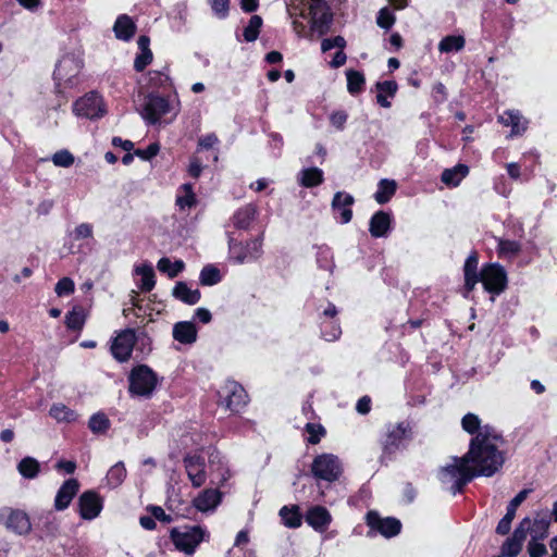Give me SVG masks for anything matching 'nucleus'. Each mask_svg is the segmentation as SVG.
Instances as JSON below:
<instances>
[{"instance_id": "obj_1", "label": "nucleus", "mask_w": 557, "mask_h": 557, "mask_svg": "<svg viewBox=\"0 0 557 557\" xmlns=\"http://www.w3.org/2000/svg\"><path fill=\"white\" fill-rule=\"evenodd\" d=\"M499 442V435L488 425H484L471 440L469 451L463 458L473 469L474 476H490L502 467L504 458L498 450Z\"/></svg>"}, {"instance_id": "obj_2", "label": "nucleus", "mask_w": 557, "mask_h": 557, "mask_svg": "<svg viewBox=\"0 0 557 557\" xmlns=\"http://www.w3.org/2000/svg\"><path fill=\"white\" fill-rule=\"evenodd\" d=\"M474 476L465 458H454L453 463L441 470L440 479L443 483L451 484L454 493L460 492L462 487Z\"/></svg>"}, {"instance_id": "obj_3", "label": "nucleus", "mask_w": 557, "mask_h": 557, "mask_svg": "<svg viewBox=\"0 0 557 557\" xmlns=\"http://www.w3.org/2000/svg\"><path fill=\"white\" fill-rule=\"evenodd\" d=\"M157 385V376L147 366L134 368L129 374V392L138 396H149Z\"/></svg>"}, {"instance_id": "obj_4", "label": "nucleus", "mask_w": 557, "mask_h": 557, "mask_svg": "<svg viewBox=\"0 0 557 557\" xmlns=\"http://www.w3.org/2000/svg\"><path fill=\"white\" fill-rule=\"evenodd\" d=\"M206 531L198 527L186 528L183 531L172 530L171 537L175 547L185 554H193L196 547L203 541Z\"/></svg>"}, {"instance_id": "obj_5", "label": "nucleus", "mask_w": 557, "mask_h": 557, "mask_svg": "<svg viewBox=\"0 0 557 557\" xmlns=\"http://www.w3.org/2000/svg\"><path fill=\"white\" fill-rule=\"evenodd\" d=\"M311 471L314 476L332 482L339 478L342 466L336 456L323 454L314 458Z\"/></svg>"}, {"instance_id": "obj_6", "label": "nucleus", "mask_w": 557, "mask_h": 557, "mask_svg": "<svg viewBox=\"0 0 557 557\" xmlns=\"http://www.w3.org/2000/svg\"><path fill=\"white\" fill-rule=\"evenodd\" d=\"M479 281L483 283L488 293L500 294L507 286V275L504 268L490 263L482 268Z\"/></svg>"}, {"instance_id": "obj_7", "label": "nucleus", "mask_w": 557, "mask_h": 557, "mask_svg": "<svg viewBox=\"0 0 557 557\" xmlns=\"http://www.w3.org/2000/svg\"><path fill=\"white\" fill-rule=\"evenodd\" d=\"M73 111L77 116L87 119H98L107 112L102 98L95 92H89L78 99L74 103Z\"/></svg>"}, {"instance_id": "obj_8", "label": "nucleus", "mask_w": 557, "mask_h": 557, "mask_svg": "<svg viewBox=\"0 0 557 557\" xmlns=\"http://www.w3.org/2000/svg\"><path fill=\"white\" fill-rule=\"evenodd\" d=\"M135 343L136 335L133 330L127 329L120 332L115 336L111 345V352L113 357L120 362L128 360Z\"/></svg>"}, {"instance_id": "obj_9", "label": "nucleus", "mask_w": 557, "mask_h": 557, "mask_svg": "<svg viewBox=\"0 0 557 557\" xmlns=\"http://www.w3.org/2000/svg\"><path fill=\"white\" fill-rule=\"evenodd\" d=\"M169 111L170 104L165 98L156 95H149L145 99L140 114L146 121L154 124Z\"/></svg>"}, {"instance_id": "obj_10", "label": "nucleus", "mask_w": 557, "mask_h": 557, "mask_svg": "<svg viewBox=\"0 0 557 557\" xmlns=\"http://www.w3.org/2000/svg\"><path fill=\"white\" fill-rule=\"evenodd\" d=\"M368 525L385 537H392L400 532L401 523L395 518H381L377 512L370 511L367 515Z\"/></svg>"}, {"instance_id": "obj_11", "label": "nucleus", "mask_w": 557, "mask_h": 557, "mask_svg": "<svg viewBox=\"0 0 557 557\" xmlns=\"http://www.w3.org/2000/svg\"><path fill=\"white\" fill-rule=\"evenodd\" d=\"M230 250L232 258L237 263H244L245 261L257 259L261 253V242L253 239L248 242L245 246L240 243L231 242Z\"/></svg>"}, {"instance_id": "obj_12", "label": "nucleus", "mask_w": 557, "mask_h": 557, "mask_svg": "<svg viewBox=\"0 0 557 557\" xmlns=\"http://www.w3.org/2000/svg\"><path fill=\"white\" fill-rule=\"evenodd\" d=\"M185 469L193 486L199 487L206 482V463L200 456H188L184 459Z\"/></svg>"}, {"instance_id": "obj_13", "label": "nucleus", "mask_w": 557, "mask_h": 557, "mask_svg": "<svg viewBox=\"0 0 557 557\" xmlns=\"http://www.w3.org/2000/svg\"><path fill=\"white\" fill-rule=\"evenodd\" d=\"M529 492H530L529 490H522L510 502V504H509V506L507 508V513L499 521V523L497 525V529H496L497 533H499L502 535H505V534H507L509 532L511 521L513 520L515 515H516V510L520 506V504L527 498Z\"/></svg>"}, {"instance_id": "obj_14", "label": "nucleus", "mask_w": 557, "mask_h": 557, "mask_svg": "<svg viewBox=\"0 0 557 557\" xmlns=\"http://www.w3.org/2000/svg\"><path fill=\"white\" fill-rule=\"evenodd\" d=\"M78 487H79V484H78L77 480L70 479V480L65 481L57 493L55 500H54V507L58 510L65 509L72 502L73 497L78 492Z\"/></svg>"}, {"instance_id": "obj_15", "label": "nucleus", "mask_w": 557, "mask_h": 557, "mask_svg": "<svg viewBox=\"0 0 557 557\" xmlns=\"http://www.w3.org/2000/svg\"><path fill=\"white\" fill-rule=\"evenodd\" d=\"M354 197L343 191H337L333 197L332 208L333 210L339 212L342 222L345 224L350 222L352 218V211L350 207L354 205Z\"/></svg>"}, {"instance_id": "obj_16", "label": "nucleus", "mask_w": 557, "mask_h": 557, "mask_svg": "<svg viewBox=\"0 0 557 557\" xmlns=\"http://www.w3.org/2000/svg\"><path fill=\"white\" fill-rule=\"evenodd\" d=\"M100 502L98 496L92 492H86L79 497L81 516L84 519H92L100 512Z\"/></svg>"}, {"instance_id": "obj_17", "label": "nucleus", "mask_w": 557, "mask_h": 557, "mask_svg": "<svg viewBox=\"0 0 557 557\" xmlns=\"http://www.w3.org/2000/svg\"><path fill=\"white\" fill-rule=\"evenodd\" d=\"M221 500V493L218 490L208 488L200 493L194 500V506L202 512L214 509Z\"/></svg>"}, {"instance_id": "obj_18", "label": "nucleus", "mask_w": 557, "mask_h": 557, "mask_svg": "<svg viewBox=\"0 0 557 557\" xmlns=\"http://www.w3.org/2000/svg\"><path fill=\"white\" fill-rule=\"evenodd\" d=\"M7 528L12 530L13 532L25 535L29 533L32 529L30 521L27 515L20 510H13L9 515L5 523Z\"/></svg>"}, {"instance_id": "obj_19", "label": "nucleus", "mask_w": 557, "mask_h": 557, "mask_svg": "<svg viewBox=\"0 0 557 557\" xmlns=\"http://www.w3.org/2000/svg\"><path fill=\"white\" fill-rule=\"evenodd\" d=\"M534 528H536L537 531L546 532L548 524L543 521L532 522L529 518H524L520 522L519 527L515 530L511 539L522 546V543L525 540L528 532H535Z\"/></svg>"}, {"instance_id": "obj_20", "label": "nucleus", "mask_w": 557, "mask_h": 557, "mask_svg": "<svg viewBox=\"0 0 557 557\" xmlns=\"http://www.w3.org/2000/svg\"><path fill=\"white\" fill-rule=\"evenodd\" d=\"M410 429L409 425L401 422L394 425L387 434V440L384 444V449L388 453H392L395 448L398 447L401 440L407 438L409 436Z\"/></svg>"}, {"instance_id": "obj_21", "label": "nucleus", "mask_w": 557, "mask_h": 557, "mask_svg": "<svg viewBox=\"0 0 557 557\" xmlns=\"http://www.w3.org/2000/svg\"><path fill=\"white\" fill-rule=\"evenodd\" d=\"M478 256L476 253H471L465 263L463 272H465V288L467 292H471L476 283L479 282L480 274H478Z\"/></svg>"}, {"instance_id": "obj_22", "label": "nucleus", "mask_w": 557, "mask_h": 557, "mask_svg": "<svg viewBox=\"0 0 557 557\" xmlns=\"http://www.w3.org/2000/svg\"><path fill=\"white\" fill-rule=\"evenodd\" d=\"M391 227V216L384 211L376 212L370 220V233L373 237H383Z\"/></svg>"}, {"instance_id": "obj_23", "label": "nucleus", "mask_w": 557, "mask_h": 557, "mask_svg": "<svg viewBox=\"0 0 557 557\" xmlns=\"http://www.w3.org/2000/svg\"><path fill=\"white\" fill-rule=\"evenodd\" d=\"M113 30L117 39L129 40L136 32V25L128 15L123 14L116 18Z\"/></svg>"}, {"instance_id": "obj_24", "label": "nucleus", "mask_w": 557, "mask_h": 557, "mask_svg": "<svg viewBox=\"0 0 557 557\" xmlns=\"http://www.w3.org/2000/svg\"><path fill=\"white\" fill-rule=\"evenodd\" d=\"M173 337L182 344H191L197 338V329L191 322H178L173 327Z\"/></svg>"}, {"instance_id": "obj_25", "label": "nucleus", "mask_w": 557, "mask_h": 557, "mask_svg": "<svg viewBox=\"0 0 557 557\" xmlns=\"http://www.w3.org/2000/svg\"><path fill=\"white\" fill-rule=\"evenodd\" d=\"M137 44L140 53L135 59L134 67L136 71L141 72L152 61V52L149 48L150 39L147 36H140Z\"/></svg>"}, {"instance_id": "obj_26", "label": "nucleus", "mask_w": 557, "mask_h": 557, "mask_svg": "<svg viewBox=\"0 0 557 557\" xmlns=\"http://www.w3.org/2000/svg\"><path fill=\"white\" fill-rule=\"evenodd\" d=\"M306 520L312 528L318 530L325 528L330 523L331 516L324 507L315 506L308 511Z\"/></svg>"}, {"instance_id": "obj_27", "label": "nucleus", "mask_w": 557, "mask_h": 557, "mask_svg": "<svg viewBox=\"0 0 557 557\" xmlns=\"http://www.w3.org/2000/svg\"><path fill=\"white\" fill-rule=\"evenodd\" d=\"M173 296L185 304L195 305L200 299V292L190 289L184 282H177L173 289Z\"/></svg>"}, {"instance_id": "obj_28", "label": "nucleus", "mask_w": 557, "mask_h": 557, "mask_svg": "<svg viewBox=\"0 0 557 557\" xmlns=\"http://www.w3.org/2000/svg\"><path fill=\"white\" fill-rule=\"evenodd\" d=\"M469 173V168L465 164H458L453 169H446L442 173V182L446 185L458 186L462 178Z\"/></svg>"}, {"instance_id": "obj_29", "label": "nucleus", "mask_w": 557, "mask_h": 557, "mask_svg": "<svg viewBox=\"0 0 557 557\" xmlns=\"http://www.w3.org/2000/svg\"><path fill=\"white\" fill-rule=\"evenodd\" d=\"M397 189V183L393 180L383 178L379 183L377 191L374 195L376 202L383 205L389 201Z\"/></svg>"}, {"instance_id": "obj_30", "label": "nucleus", "mask_w": 557, "mask_h": 557, "mask_svg": "<svg viewBox=\"0 0 557 557\" xmlns=\"http://www.w3.org/2000/svg\"><path fill=\"white\" fill-rule=\"evenodd\" d=\"M17 470L23 478L34 479L40 471V465L35 458L25 457L18 462Z\"/></svg>"}, {"instance_id": "obj_31", "label": "nucleus", "mask_w": 557, "mask_h": 557, "mask_svg": "<svg viewBox=\"0 0 557 557\" xmlns=\"http://www.w3.org/2000/svg\"><path fill=\"white\" fill-rule=\"evenodd\" d=\"M463 36H446L438 44V50L443 53L460 51L465 47Z\"/></svg>"}, {"instance_id": "obj_32", "label": "nucleus", "mask_w": 557, "mask_h": 557, "mask_svg": "<svg viewBox=\"0 0 557 557\" xmlns=\"http://www.w3.org/2000/svg\"><path fill=\"white\" fill-rule=\"evenodd\" d=\"M323 182V172L318 168L306 169L301 172L300 184L305 187H314Z\"/></svg>"}, {"instance_id": "obj_33", "label": "nucleus", "mask_w": 557, "mask_h": 557, "mask_svg": "<svg viewBox=\"0 0 557 557\" xmlns=\"http://www.w3.org/2000/svg\"><path fill=\"white\" fill-rule=\"evenodd\" d=\"M50 416L59 422H72L76 419L75 412L63 404H54L50 408Z\"/></svg>"}, {"instance_id": "obj_34", "label": "nucleus", "mask_w": 557, "mask_h": 557, "mask_svg": "<svg viewBox=\"0 0 557 557\" xmlns=\"http://www.w3.org/2000/svg\"><path fill=\"white\" fill-rule=\"evenodd\" d=\"M157 267L159 271L168 273L169 277L174 278L184 269L185 264L182 260H177L172 264L169 258H161Z\"/></svg>"}, {"instance_id": "obj_35", "label": "nucleus", "mask_w": 557, "mask_h": 557, "mask_svg": "<svg viewBox=\"0 0 557 557\" xmlns=\"http://www.w3.org/2000/svg\"><path fill=\"white\" fill-rule=\"evenodd\" d=\"M136 273L141 275V290L150 292L156 284L153 269L150 265L144 264L136 268Z\"/></svg>"}, {"instance_id": "obj_36", "label": "nucleus", "mask_w": 557, "mask_h": 557, "mask_svg": "<svg viewBox=\"0 0 557 557\" xmlns=\"http://www.w3.org/2000/svg\"><path fill=\"white\" fill-rule=\"evenodd\" d=\"M86 314L82 308H74L65 317V324L71 330H81L85 323Z\"/></svg>"}, {"instance_id": "obj_37", "label": "nucleus", "mask_w": 557, "mask_h": 557, "mask_svg": "<svg viewBox=\"0 0 557 557\" xmlns=\"http://www.w3.org/2000/svg\"><path fill=\"white\" fill-rule=\"evenodd\" d=\"M110 424L109 418L102 412L91 416L88 422V426L92 433H106Z\"/></svg>"}, {"instance_id": "obj_38", "label": "nucleus", "mask_w": 557, "mask_h": 557, "mask_svg": "<svg viewBox=\"0 0 557 557\" xmlns=\"http://www.w3.org/2000/svg\"><path fill=\"white\" fill-rule=\"evenodd\" d=\"M126 478V469L123 462H117L110 468L107 474L109 484L119 486Z\"/></svg>"}, {"instance_id": "obj_39", "label": "nucleus", "mask_w": 557, "mask_h": 557, "mask_svg": "<svg viewBox=\"0 0 557 557\" xmlns=\"http://www.w3.org/2000/svg\"><path fill=\"white\" fill-rule=\"evenodd\" d=\"M246 404V395L244 393V389L240 386L234 385L231 394L227 396V407L236 411L239 407Z\"/></svg>"}, {"instance_id": "obj_40", "label": "nucleus", "mask_w": 557, "mask_h": 557, "mask_svg": "<svg viewBox=\"0 0 557 557\" xmlns=\"http://www.w3.org/2000/svg\"><path fill=\"white\" fill-rule=\"evenodd\" d=\"M285 525L289 528H297L301 524V516L298 512V507L288 508L283 507L280 511Z\"/></svg>"}, {"instance_id": "obj_41", "label": "nucleus", "mask_w": 557, "mask_h": 557, "mask_svg": "<svg viewBox=\"0 0 557 557\" xmlns=\"http://www.w3.org/2000/svg\"><path fill=\"white\" fill-rule=\"evenodd\" d=\"M310 11L312 14L313 25H324L330 22L329 14L324 11V3L320 0L314 1V4L310 7Z\"/></svg>"}, {"instance_id": "obj_42", "label": "nucleus", "mask_w": 557, "mask_h": 557, "mask_svg": "<svg viewBox=\"0 0 557 557\" xmlns=\"http://www.w3.org/2000/svg\"><path fill=\"white\" fill-rule=\"evenodd\" d=\"M262 26V18L259 15L250 17L248 25L244 29V38L247 41H255L258 38Z\"/></svg>"}, {"instance_id": "obj_43", "label": "nucleus", "mask_w": 557, "mask_h": 557, "mask_svg": "<svg viewBox=\"0 0 557 557\" xmlns=\"http://www.w3.org/2000/svg\"><path fill=\"white\" fill-rule=\"evenodd\" d=\"M347 89L350 94H357L361 90L362 85L364 84V76L354 70L347 71Z\"/></svg>"}, {"instance_id": "obj_44", "label": "nucleus", "mask_w": 557, "mask_h": 557, "mask_svg": "<svg viewBox=\"0 0 557 557\" xmlns=\"http://www.w3.org/2000/svg\"><path fill=\"white\" fill-rule=\"evenodd\" d=\"M220 280V271L213 265H207L200 272V283L202 285H214L219 283Z\"/></svg>"}, {"instance_id": "obj_45", "label": "nucleus", "mask_w": 557, "mask_h": 557, "mask_svg": "<svg viewBox=\"0 0 557 557\" xmlns=\"http://www.w3.org/2000/svg\"><path fill=\"white\" fill-rule=\"evenodd\" d=\"M461 425L462 429L470 434H473L476 431L479 433L480 430L483 428L481 426V421L479 417L473 413L466 414L461 420Z\"/></svg>"}, {"instance_id": "obj_46", "label": "nucleus", "mask_w": 557, "mask_h": 557, "mask_svg": "<svg viewBox=\"0 0 557 557\" xmlns=\"http://www.w3.org/2000/svg\"><path fill=\"white\" fill-rule=\"evenodd\" d=\"M499 121L507 126H512V135L519 134L521 116L518 113L507 112L499 116Z\"/></svg>"}, {"instance_id": "obj_47", "label": "nucleus", "mask_w": 557, "mask_h": 557, "mask_svg": "<svg viewBox=\"0 0 557 557\" xmlns=\"http://www.w3.org/2000/svg\"><path fill=\"white\" fill-rule=\"evenodd\" d=\"M183 190H184L185 195L180 196L176 200V203L182 209H184L185 207H188V208L193 207L196 202V199H195V194L193 193V189H191V185L184 184Z\"/></svg>"}, {"instance_id": "obj_48", "label": "nucleus", "mask_w": 557, "mask_h": 557, "mask_svg": "<svg viewBox=\"0 0 557 557\" xmlns=\"http://www.w3.org/2000/svg\"><path fill=\"white\" fill-rule=\"evenodd\" d=\"M520 250V245L512 240H500L498 245V252L500 256L512 257Z\"/></svg>"}, {"instance_id": "obj_49", "label": "nucleus", "mask_w": 557, "mask_h": 557, "mask_svg": "<svg viewBox=\"0 0 557 557\" xmlns=\"http://www.w3.org/2000/svg\"><path fill=\"white\" fill-rule=\"evenodd\" d=\"M52 161L57 166L67 168L73 164L74 157L67 150H61L53 154Z\"/></svg>"}, {"instance_id": "obj_50", "label": "nucleus", "mask_w": 557, "mask_h": 557, "mask_svg": "<svg viewBox=\"0 0 557 557\" xmlns=\"http://www.w3.org/2000/svg\"><path fill=\"white\" fill-rule=\"evenodd\" d=\"M306 431L309 433L308 442L311 444H318L321 437L324 435L325 430L320 424L308 423L306 425Z\"/></svg>"}, {"instance_id": "obj_51", "label": "nucleus", "mask_w": 557, "mask_h": 557, "mask_svg": "<svg viewBox=\"0 0 557 557\" xmlns=\"http://www.w3.org/2000/svg\"><path fill=\"white\" fill-rule=\"evenodd\" d=\"M55 294L58 296L70 295L74 292V282L70 277L61 278L55 285Z\"/></svg>"}, {"instance_id": "obj_52", "label": "nucleus", "mask_w": 557, "mask_h": 557, "mask_svg": "<svg viewBox=\"0 0 557 557\" xmlns=\"http://www.w3.org/2000/svg\"><path fill=\"white\" fill-rule=\"evenodd\" d=\"M528 553L530 557H543L546 555L547 549L543 543L537 542L535 536H533L528 545Z\"/></svg>"}, {"instance_id": "obj_53", "label": "nucleus", "mask_w": 557, "mask_h": 557, "mask_svg": "<svg viewBox=\"0 0 557 557\" xmlns=\"http://www.w3.org/2000/svg\"><path fill=\"white\" fill-rule=\"evenodd\" d=\"M376 22L380 27L388 29L394 24L395 16L386 8H383L379 12Z\"/></svg>"}, {"instance_id": "obj_54", "label": "nucleus", "mask_w": 557, "mask_h": 557, "mask_svg": "<svg viewBox=\"0 0 557 557\" xmlns=\"http://www.w3.org/2000/svg\"><path fill=\"white\" fill-rule=\"evenodd\" d=\"M346 41L342 36H336L334 39H324L321 44V50L326 52L333 48L344 49Z\"/></svg>"}, {"instance_id": "obj_55", "label": "nucleus", "mask_w": 557, "mask_h": 557, "mask_svg": "<svg viewBox=\"0 0 557 557\" xmlns=\"http://www.w3.org/2000/svg\"><path fill=\"white\" fill-rule=\"evenodd\" d=\"M347 113L344 111H335L330 115L331 124L337 129H343L347 121Z\"/></svg>"}, {"instance_id": "obj_56", "label": "nucleus", "mask_w": 557, "mask_h": 557, "mask_svg": "<svg viewBox=\"0 0 557 557\" xmlns=\"http://www.w3.org/2000/svg\"><path fill=\"white\" fill-rule=\"evenodd\" d=\"M521 548L522 546L510 537L504 545L503 552L509 557H516L520 553Z\"/></svg>"}, {"instance_id": "obj_57", "label": "nucleus", "mask_w": 557, "mask_h": 557, "mask_svg": "<svg viewBox=\"0 0 557 557\" xmlns=\"http://www.w3.org/2000/svg\"><path fill=\"white\" fill-rule=\"evenodd\" d=\"M75 239L89 238L92 236V226L88 223L79 224L75 231Z\"/></svg>"}, {"instance_id": "obj_58", "label": "nucleus", "mask_w": 557, "mask_h": 557, "mask_svg": "<svg viewBox=\"0 0 557 557\" xmlns=\"http://www.w3.org/2000/svg\"><path fill=\"white\" fill-rule=\"evenodd\" d=\"M211 8L215 14L225 16L228 11V0H210Z\"/></svg>"}, {"instance_id": "obj_59", "label": "nucleus", "mask_w": 557, "mask_h": 557, "mask_svg": "<svg viewBox=\"0 0 557 557\" xmlns=\"http://www.w3.org/2000/svg\"><path fill=\"white\" fill-rule=\"evenodd\" d=\"M159 151V146L157 144H152L147 147L145 150H137L136 154L141 157L145 160H149L154 157Z\"/></svg>"}, {"instance_id": "obj_60", "label": "nucleus", "mask_w": 557, "mask_h": 557, "mask_svg": "<svg viewBox=\"0 0 557 557\" xmlns=\"http://www.w3.org/2000/svg\"><path fill=\"white\" fill-rule=\"evenodd\" d=\"M377 89L388 94L389 96H394L397 90V84L393 81H385L382 83H377Z\"/></svg>"}, {"instance_id": "obj_61", "label": "nucleus", "mask_w": 557, "mask_h": 557, "mask_svg": "<svg viewBox=\"0 0 557 557\" xmlns=\"http://www.w3.org/2000/svg\"><path fill=\"white\" fill-rule=\"evenodd\" d=\"M151 515L153 516V518L160 520V521H163V522H171V517L169 515L165 513V511L159 507V506H152L149 508Z\"/></svg>"}, {"instance_id": "obj_62", "label": "nucleus", "mask_w": 557, "mask_h": 557, "mask_svg": "<svg viewBox=\"0 0 557 557\" xmlns=\"http://www.w3.org/2000/svg\"><path fill=\"white\" fill-rule=\"evenodd\" d=\"M218 143V137L214 134H209L199 139V146L206 149L213 147Z\"/></svg>"}, {"instance_id": "obj_63", "label": "nucleus", "mask_w": 557, "mask_h": 557, "mask_svg": "<svg viewBox=\"0 0 557 557\" xmlns=\"http://www.w3.org/2000/svg\"><path fill=\"white\" fill-rule=\"evenodd\" d=\"M370 398L368 396H364L360 398L357 403V411L361 414H366L370 411Z\"/></svg>"}, {"instance_id": "obj_64", "label": "nucleus", "mask_w": 557, "mask_h": 557, "mask_svg": "<svg viewBox=\"0 0 557 557\" xmlns=\"http://www.w3.org/2000/svg\"><path fill=\"white\" fill-rule=\"evenodd\" d=\"M55 467L58 469L64 470L66 473H73L76 469L75 462L70 460L59 461Z\"/></svg>"}]
</instances>
